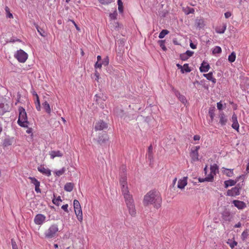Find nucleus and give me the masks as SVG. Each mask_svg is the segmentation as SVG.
<instances>
[{"label":"nucleus","mask_w":249,"mask_h":249,"mask_svg":"<svg viewBox=\"0 0 249 249\" xmlns=\"http://www.w3.org/2000/svg\"><path fill=\"white\" fill-rule=\"evenodd\" d=\"M68 204H65V205H63L62 207H61V208L66 212L67 213H68L69 212V211H68Z\"/></svg>","instance_id":"obj_61"},{"label":"nucleus","mask_w":249,"mask_h":249,"mask_svg":"<svg viewBox=\"0 0 249 249\" xmlns=\"http://www.w3.org/2000/svg\"><path fill=\"white\" fill-rule=\"evenodd\" d=\"M210 69L209 64L207 62L203 61L199 67V71L201 72H206L209 71Z\"/></svg>","instance_id":"obj_12"},{"label":"nucleus","mask_w":249,"mask_h":249,"mask_svg":"<svg viewBox=\"0 0 249 249\" xmlns=\"http://www.w3.org/2000/svg\"><path fill=\"white\" fill-rule=\"evenodd\" d=\"M210 170L211 173L215 175L217 173H219V167L216 164L214 163L211 165Z\"/></svg>","instance_id":"obj_27"},{"label":"nucleus","mask_w":249,"mask_h":249,"mask_svg":"<svg viewBox=\"0 0 249 249\" xmlns=\"http://www.w3.org/2000/svg\"><path fill=\"white\" fill-rule=\"evenodd\" d=\"M162 198L160 195L155 190H151L143 197V204L145 206L153 205L155 208L158 209L161 207Z\"/></svg>","instance_id":"obj_1"},{"label":"nucleus","mask_w":249,"mask_h":249,"mask_svg":"<svg viewBox=\"0 0 249 249\" xmlns=\"http://www.w3.org/2000/svg\"><path fill=\"white\" fill-rule=\"evenodd\" d=\"M217 107L219 110L222 109L223 105L221 102H219L217 103Z\"/></svg>","instance_id":"obj_62"},{"label":"nucleus","mask_w":249,"mask_h":249,"mask_svg":"<svg viewBox=\"0 0 249 249\" xmlns=\"http://www.w3.org/2000/svg\"><path fill=\"white\" fill-rule=\"evenodd\" d=\"M102 65H103L102 63H99V62L97 61L96 62V63L95 64L94 67L95 69H97V68L100 69V68H101Z\"/></svg>","instance_id":"obj_60"},{"label":"nucleus","mask_w":249,"mask_h":249,"mask_svg":"<svg viewBox=\"0 0 249 249\" xmlns=\"http://www.w3.org/2000/svg\"><path fill=\"white\" fill-rule=\"evenodd\" d=\"M219 123L222 126L225 125L227 122V119L224 112H222L220 113V114H219Z\"/></svg>","instance_id":"obj_24"},{"label":"nucleus","mask_w":249,"mask_h":249,"mask_svg":"<svg viewBox=\"0 0 249 249\" xmlns=\"http://www.w3.org/2000/svg\"><path fill=\"white\" fill-rule=\"evenodd\" d=\"M187 184V177H183L178 181V188L180 189H184Z\"/></svg>","instance_id":"obj_18"},{"label":"nucleus","mask_w":249,"mask_h":249,"mask_svg":"<svg viewBox=\"0 0 249 249\" xmlns=\"http://www.w3.org/2000/svg\"><path fill=\"white\" fill-rule=\"evenodd\" d=\"M158 42L159 43V45H160V47L161 48V49L164 51H166L167 48H166V47H165V40H159Z\"/></svg>","instance_id":"obj_42"},{"label":"nucleus","mask_w":249,"mask_h":249,"mask_svg":"<svg viewBox=\"0 0 249 249\" xmlns=\"http://www.w3.org/2000/svg\"><path fill=\"white\" fill-rule=\"evenodd\" d=\"M225 174L229 177H231L233 176V169L225 168Z\"/></svg>","instance_id":"obj_33"},{"label":"nucleus","mask_w":249,"mask_h":249,"mask_svg":"<svg viewBox=\"0 0 249 249\" xmlns=\"http://www.w3.org/2000/svg\"><path fill=\"white\" fill-rule=\"evenodd\" d=\"M95 101L98 104H99L100 103V102H101L103 100L102 99V98L100 97H99V96H98L97 95H95Z\"/></svg>","instance_id":"obj_58"},{"label":"nucleus","mask_w":249,"mask_h":249,"mask_svg":"<svg viewBox=\"0 0 249 249\" xmlns=\"http://www.w3.org/2000/svg\"><path fill=\"white\" fill-rule=\"evenodd\" d=\"M172 90L174 92L175 95L178 97V99L179 98V96H181L182 94H180L179 91L177 89H175L174 87H172Z\"/></svg>","instance_id":"obj_48"},{"label":"nucleus","mask_w":249,"mask_h":249,"mask_svg":"<svg viewBox=\"0 0 249 249\" xmlns=\"http://www.w3.org/2000/svg\"><path fill=\"white\" fill-rule=\"evenodd\" d=\"M49 154L52 159H53L55 157H61L63 156L62 153L59 150L51 151L50 152Z\"/></svg>","instance_id":"obj_23"},{"label":"nucleus","mask_w":249,"mask_h":249,"mask_svg":"<svg viewBox=\"0 0 249 249\" xmlns=\"http://www.w3.org/2000/svg\"><path fill=\"white\" fill-rule=\"evenodd\" d=\"M214 176L213 173H210L206 177V179L207 180L208 182H212L213 180Z\"/></svg>","instance_id":"obj_45"},{"label":"nucleus","mask_w":249,"mask_h":249,"mask_svg":"<svg viewBox=\"0 0 249 249\" xmlns=\"http://www.w3.org/2000/svg\"><path fill=\"white\" fill-rule=\"evenodd\" d=\"M94 75L96 77L95 80H96L97 81H98L100 74H99V73L97 71H95Z\"/></svg>","instance_id":"obj_63"},{"label":"nucleus","mask_w":249,"mask_h":249,"mask_svg":"<svg viewBox=\"0 0 249 249\" xmlns=\"http://www.w3.org/2000/svg\"><path fill=\"white\" fill-rule=\"evenodd\" d=\"M183 11L187 15L190 14H194L195 13V9L193 8L187 6L183 8Z\"/></svg>","instance_id":"obj_29"},{"label":"nucleus","mask_w":249,"mask_h":249,"mask_svg":"<svg viewBox=\"0 0 249 249\" xmlns=\"http://www.w3.org/2000/svg\"><path fill=\"white\" fill-rule=\"evenodd\" d=\"M195 26L197 28L202 29L204 27L205 24L204 19L202 18H197L195 20Z\"/></svg>","instance_id":"obj_19"},{"label":"nucleus","mask_w":249,"mask_h":249,"mask_svg":"<svg viewBox=\"0 0 249 249\" xmlns=\"http://www.w3.org/2000/svg\"><path fill=\"white\" fill-rule=\"evenodd\" d=\"M125 204L127 206L129 213L133 217L136 216V210L132 196L129 194L125 188Z\"/></svg>","instance_id":"obj_2"},{"label":"nucleus","mask_w":249,"mask_h":249,"mask_svg":"<svg viewBox=\"0 0 249 249\" xmlns=\"http://www.w3.org/2000/svg\"><path fill=\"white\" fill-rule=\"evenodd\" d=\"M42 106L46 112L48 114H50L51 112V109L49 103L47 101H45L42 104Z\"/></svg>","instance_id":"obj_31"},{"label":"nucleus","mask_w":249,"mask_h":249,"mask_svg":"<svg viewBox=\"0 0 249 249\" xmlns=\"http://www.w3.org/2000/svg\"><path fill=\"white\" fill-rule=\"evenodd\" d=\"M53 204L57 206H59L60 204V202L62 201L61 199V197L60 196H58L56 198H53Z\"/></svg>","instance_id":"obj_44"},{"label":"nucleus","mask_w":249,"mask_h":249,"mask_svg":"<svg viewBox=\"0 0 249 249\" xmlns=\"http://www.w3.org/2000/svg\"><path fill=\"white\" fill-rule=\"evenodd\" d=\"M222 223L230 222L232 219V215L231 213L227 210H225L221 213Z\"/></svg>","instance_id":"obj_6"},{"label":"nucleus","mask_w":249,"mask_h":249,"mask_svg":"<svg viewBox=\"0 0 249 249\" xmlns=\"http://www.w3.org/2000/svg\"><path fill=\"white\" fill-rule=\"evenodd\" d=\"M224 16L225 18H228L231 16V13L230 12H227L225 13Z\"/></svg>","instance_id":"obj_64"},{"label":"nucleus","mask_w":249,"mask_h":249,"mask_svg":"<svg viewBox=\"0 0 249 249\" xmlns=\"http://www.w3.org/2000/svg\"><path fill=\"white\" fill-rule=\"evenodd\" d=\"M228 243L231 249L234 248L237 245V242L235 241H233L231 243L228 242Z\"/></svg>","instance_id":"obj_55"},{"label":"nucleus","mask_w":249,"mask_h":249,"mask_svg":"<svg viewBox=\"0 0 249 249\" xmlns=\"http://www.w3.org/2000/svg\"><path fill=\"white\" fill-rule=\"evenodd\" d=\"M35 104L36 105V109L38 111H40L41 109V107L39 97H37V98H36V100L35 101Z\"/></svg>","instance_id":"obj_41"},{"label":"nucleus","mask_w":249,"mask_h":249,"mask_svg":"<svg viewBox=\"0 0 249 249\" xmlns=\"http://www.w3.org/2000/svg\"><path fill=\"white\" fill-rule=\"evenodd\" d=\"M28 178L31 180V183L35 186V191L36 193H40L41 190L39 188L40 182L34 177H29Z\"/></svg>","instance_id":"obj_9"},{"label":"nucleus","mask_w":249,"mask_h":249,"mask_svg":"<svg viewBox=\"0 0 249 249\" xmlns=\"http://www.w3.org/2000/svg\"><path fill=\"white\" fill-rule=\"evenodd\" d=\"M227 28V24L223 23L222 26H219L216 27L215 32L218 34H224Z\"/></svg>","instance_id":"obj_22"},{"label":"nucleus","mask_w":249,"mask_h":249,"mask_svg":"<svg viewBox=\"0 0 249 249\" xmlns=\"http://www.w3.org/2000/svg\"><path fill=\"white\" fill-rule=\"evenodd\" d=\"M172 90L174 92L175 95L178 97V99L179 98V96H181L182 94H180L179 91L177 89H175L174 87H172Z\"/></svg>","instance_id":"obj_47"},{"label":"nucleus","mask_w":249,"mask_h":249,"mask_svg":"<svg viewBox=\"0 0 249 249\" xmlns=\"http://www.w3.org/2000/svg\"><path fill=\"white\" fill-rule=\"evenodd\" d=\"M180 59L183 61H186L188 59V57L186 55L185 53H182L179 55Z\"/></svg>","instance_id":"obj_49"},{"label":"nucleus","mask_w":249,"mask_h":249,"mask_svg":"<svg viewBox=\"0 0 249 249\" xmlns=\"http://www.w3.org/2000/svg\"><path fill=\"white\" fill-rule=\"evenodd\" d=\"M37 170L39 172L48 177H50L51 175V171L49 168H45L44 166H40L38 167Z\"/></svg>","instance_id":"obj_17"},{"label":"nucleus","mask_w":249,"mask_h":249,"mask_svg":"<svg viewBox=\"0 0 249 249\" xmlns=\"http://www.w3.org/2000/svg\"><path fill=\"white\" fill-rule=\"evenodd\" d=\"M240 195V191L237 188L232 187L231 189H229L227 192V196H235Z\"/></svg>","instance_id":"obj_10"},{"label":"nucleus","mask_w":249,"mask_h":249,"mask_svg":"<svg viewBox=\"0 0 249 249\" xmlns=\"http://www.w3.org/2000/svg\"><path fill=\"white\" fill-rule=\"evenodd\" d=\"M231 127L233 129L236 130V131H238L239 128V124H238V122L236 123H232L231 125Z\"/></svg>","instance_id":"obj_51"},{"label":"nucleus","mask_w":249,"mask_h":249,"mask_svg":"<svg viewBox=\"0 0 249 249\" xmlns=\"http://www.w3.org/2000/svg\"><path fill=\"white\" fill-rule=\"evenodd\" d=\"M236 58V54L234 52L231 53L228 56V60L230 62H233Z\"/></svg>","instance_id":"obj_34"},{"label":"nucleus","mask_w":249,"mask_h":249,"mask_svg":"<svg viewBox=\"0 0 249 249\" xmlns=\"http://www.w3.org/2000/svg\"><path fill=\"white\" fill-rule=\"evenodd\" d=\"M73 206L74 210L81 208L79 202L76 199H74L73 201Z\"/></svg>","instance_id":"obj_43"},{"label":"nucleus","mask_w":249,"mask_h":249,"mask_svg":"<svg viewBox=\"0 0 249 249\" xmlns=\"http://www.w3.org/2000/svg\"><path fill=\"white\" fill-rule=\"evenodd\" d=\"M3 144L5 146L10 145L11 142L9 140H5L3 142Z\"/></svg>","instance_id":"obj_59"},{"label":"nucleus","mask_w":249,"mask_h":249,"mask_svg":"<svg viewBox=\"0 0 249 249\" xmlns=\"http://www.w3.org/2000/svg\"><path fill=\"white\" fill-rule=\"evenodd\" d=\"M169 32L166 29L162 30L160 33L159 35V37L160 39L163 38L164 36L167 35Z\"/></svg>","instance_id":"obj_36"},{"label":"nucleus","mask_w":249,"mask_h":249,"mask_svg":"<svg viewBox=\"0 0 249 249\" xmlns=\"http://www.w3.org/2000/svg\"><path fill=\"white\" fill-rule=\"evenodd\" d=\"M14 56L20 63H24L28 58V54L22 50H18Z\"/></svg>","instance_id":"obj_5"},{"label":"nucleus","mask_w":249,"mask_h":249,"mask_svg":"<svg viewBox=\"0 0 249 249\" xmlns=\"http://www.w3.org/2000/svg\"><path fill=\"white\" fill-rule=\"evenodd\" d=\"M152 151L153 147L152 145H150L148 148L147 156L149 159H151L152 158Z\"/></svg>","instance_id":"obj_38"},{"label":"nucleus","mask_w":249,"mask_h":249,"mask_svg":"<svg viewBox=\"0 0 249 249\" xmlns=\"http://www.w3.org/2000/svg\"><path fill=\"white\" fill-rule=\"evenodd\" d=\"M244 179H245V176L242 175H240L239 177H237L236 178V182L237 181H239L240 180L241 181V182H239L236 184V185L235 186V187L237 188L239 191H240L241 190L242 187L244 185Z\"/></svg>","instance_id":"obj_11"},{"label":"nucleus","mask_w":249,"mask_h":249,"mask_svg":"<svg viewBox=\"0 0 249 249\" xmlns=\"http://www.w3.org/2000/svg\"><path fill=\"white\" fill-rule=\"evenodd\" d=\"M5 10L6 12L7 18H13V16L12 14L10 13V9L9 8V7L8 6H5Z\"/></svg>","instance_id":"obj_37"},{"label":"nucleus","mask_w":249,"mask_h":249,"mask_svg":"<svg viewBox=\"0 0 249 249\" xmlns=\"http://www.w3.org/2000/svg\"><path fill=\"white\" fill-rule=\"evenodd\" d=\"M66 171V169L65 167H63L62 169L59 170H57L54 172V174L56 176L60 177Z\"/></svg>","instance_id":"obj_35"},{"label":"nucleus","mask_w":249,"mask_h":249,"mask_svg":"<svg viewBox=\"0 0 249 249\" xmlns=\"http://www.w3.org/2000/svg\"><path fill=\"white\" fill-rule=\"evenodd\" d=\"M109 64V58L106 56L102 61V64L104 66H107Z\"/></svg>","instance_id":"obj_53"},{"label":"nucleus","mask_w":249,"mask_h":249,"mask_svg":"<svg viewBox=\"0 0 249 249\" xmlns=\"http://www.w3.org/2000/svg\"><path fill=\"white\" fill-rule=\"evenodd\" d=\"M117 3L118 5V10L120 13H122L123 12V3L121 0H118Z\"/></svg>","instance_id":"obj_39"},{"label":"nucleus","mask_w":249,"mask_h":249,"mask_svg":"<svg viewBox=\"0 0 249 249\" xmlns=\"http://www.w3.org/2000/svg\"><path fill=\"white\" fill-rule=\"evenodd\" d=\"M102 4L107 5L112 2L113 0H98Z\"/></svg>","instance_id":"obj_50"},{"label":"nucleus","mask_w":249,"mask_h":249,"mask_svg":"<svg viewBox=\"0 0 249 249\" xmlns=\"http://www.w3.org/2000/svg\"><path fill=\"white\" fill-rule=\"evenodd\" d=\"M203 76L205 77L207 80L211 81L213 84L216 82V79L213 77V72L211 71L208 73L203 74Z\"/></svg>","instance_id":"obj_21"},{"label":"nucleus","mask_w":249,"mask_h":249,"mask_svg":"<svg viewBox=\"0 0 249 249\" xmlns=\"http://www.w3.org/2000/svg\"><path fill=\"white\" fill-rule=\"evenodd\" d=\"M36 29H37L38 32L39 33V34L42 36H43V37L45 36H46L45 32L42 29H41L40 28L38 27V26L36 27Z\"/></svg>","instance_id":"obj_52"},{"label":"nucleus","mask_w":249,"mask_h":249,"mask_svg":"<svg viewBox=\"0 0 249 249\" xmlns=\"http://www.w3.org/2000/svg\"><path fill=\"white\" fill-rule=\"evenodd\" d=\"M183 68L181 70V72L182 73L184 72H190L191 71V69L189 67V64L187 63L184 64L182 66Z\"/></svg>","instance_id":"obj_32"},{"label":"nucleus","mask_w":249,"mask_h":249,"mask_svg":"<svg viewBox=\"0 0 249 249\" xmlns=\"http://www.w3.org/2000/svg\"><path fill=\"white\" fill-rule=\"evenodd\" d=\"M236 183V179L235 180L230 179L224 181L225 188H227L229 186H232Z\"/></svg>","instance_id":"obj_26"},{"label":"nucleus","mask_w":249,"mask_h":249,"mask_svg":"<svg viewBox=\"0 0 249 249\" xmlns=\"http://www.w3.org/2000/svg\"><path fill=\"white\" fill-rule=\"evenodd\" d=\"M46 216L42 214H36L34 218V222L36 225H42L46 221Z\"/></svg>","instance_id":"obj_7"},{"label":"nucleus","mask_w":249,"mask_h":249,"mask_svg":"<svg viewBox=\"0 0 249 249\" xmlns=\"http://www.w3.org/2000/svg\"><path fill=\"white\" fill-rule=\"evenodd\" d=\"M0 108L3 113H5L10 111V107L6 101H4L0 104Z\"/></svg>","instance_id":"obj_20"},{"label":"nucleus","mask_w":249,"mask_h":249,"mask_svg":"<svg viewBox=\"0 0 249 249\" xmlns=\"http://www.w3.org/2000/svg\"><path fill=\"white\" fill-rule=\"evenodd\" d=\"M75 213L77 216V219L80 222L83 221V213L81 208L74 210Z\"/></svg>","instance_id":"obj_25"},{"label":"nucleus","mask_w":249,"mask_h":249,"mask_svg":"<svg viewBox=\"0 0 249 249\" xmlns=\"http://www.w3.org/2000/svg\"><path fill=\"white\" fill-rule=\"evenodd\" d=\"M19 114L18 120V124L23 127H28L29 124L28 121L27 113L25 109L22 107H18Z\"/></svg>","instance_id":"obj_3"},{"label":"nucleus","mask_w":249,"mask_h":249,"mask_svg":"<svg viewBox=\"0 0 249 249\" xmlns=\"http://www.w3.org/2000/svg\"><path fill=\"white\" fill-rule=\"evenodd\" d=\"M74 185L72 183H67L64 186V190L67 192H71L73 190Z\"/></svg>","instance_id":"obj_30"},{"label":"nucleus","mask_w":249,"mask_h":249,"mask_svg":"<svg viewBox=\"0 0 249 249\" xmlns=\"http://www.w3.org/2000/svg\"><path fill=\"white\" fill-rule=\"evenodd\" d=\"M185 53L186 54V55L188 57V58H189L193 55L194 53L193 51L187 50L186 51Z\"/></svg>","instance_id":"obj_56"},{"label":"nucleus","mask_w":249,"mask_h":249,"mask_svg":"<svg viewBox=\"0 0 249 249\" xmlns=\"http://www.w3.org/2000/svg\"><path fill=\"white\" fill-rule=\"evenodd\" d=\"M190 156L191 158L192 162H196L198 161V152L194 151L193 150V149H191V151L190 152Z\"/></svg>","instance_id":"obj_15"},{"label":"nucleus","mask_w":249,"mask_h":249,"mask_svg":"<svg viewBox=\"0 0 249 249\" xmlns=\"http://www.w3.org/2000/svg\"><path fill=\"white\" fill-rule=\"evenodd\" d=\"M178 100L183 104L185 105L187 102V100L186 99V98L185 96L183 95H181V96H179V98H178Z\"/></svg>","instance_id":"obj_46"},{"label":"nucleus","mask_w":249,"mask_h":249,"mask_svg":"<svg viewBox=\"0 0 249 249\" xmlns=\"http://www.w3.org/2000/svg\"><path fill=\"white\" fill-rule=\"evenodd\" d=\"M232 203L239 210H243L246 207V203L242 201L234 200L232 201Z\"/></svg>","instance_id":"obj_13"},{"label":"nucleus","mask_w":249,"mask_h":249,"mask_svg":"<svg viewBox=\"0 0 249 249\" xmlns=\"http://www.w3.org/2000/svg\"><path fill=\"white\" fill-rule=\"evenodd\" d=\"M231 121L232 123L238 122L237 116L235 113H234L232 115Z\"/></svg>","instance_id":"obj_54"},{"label":"nucleus","mask_w":249,"mask_h":249,"mask_svg":"<svg viewBox=\"0 0 249 249\" xmlns=\"http://www.w3.org/2000/svg\"><path fill=\"white\" fill-rule=\"evenodd\" d=\"M94 128L96 131H101L107 128V124L103 121L100 120L95 124Z\"/></svg>","instance_id":"obj_8"},{"label":"nucleus","mask_w":249,"mask_h":249,"mask_svg":"<svg viewBox=\"0 0 249 249\" xmlns=\"http://www.w3.org/2000/svg\"><path fill=\"white\" fill-rule=\"evenodd\" d=\"M249 231L248 229L245 230L242 233L241 235V238L242 241L247 244H249Z\"/></svg>","instance_id":"obj_14"},{"label":"nucleus","mask_w":249,"mask_h":249,"mask_svg":"<svg viewBox=\"0 0 249 249\" xmlns=\"http://www.w3.org/2000/svg\"><path fill=\"white\" fill-rule=\"evenodd\" d=\"M123 47V45L119 46V48H121V49L119 50V52H118L117 56H116V59L120 63H123L124 62V57H123V54L124 53V51L123 50L122 52V48Z\"/></svg>","instance_id":"obj_16"},{"label":"nucleus","mask_w":249,"mask_h":249,"mask_svg":"<svg viewBox=\"0 0 249 249\" xmlns=\"http://www.w3.org/2000/svg\"><path fill=\"white\" fill-rule=\"evenodd\" d=\"M59 231L58 225L56 224L51 225L44 233L45 237L48 239L54 238Z\"/></svg>","instance_id":"obj_4"},{"label":"nucleus","mask_w":249,"mask_h":249,"mask_svg":"<svg viewBox=\"0 0 249 249\" xmlns=\"http://www.w3.org/2000/svg\"><path fill=\"white\" fill-rule=\"evenodd\" d=\"M215 107H211L209 109V114L211 118L210 122H212L213 120L214 115H215Z\"/></svg>","instance_id":"obj_28"},{"label":"nucleus","mask_w":249,"mask_h":249,"mask_svg":"<svg viewBox=\"0 0 249 249\" xmlns=\"http://www.w3.org/2000/svg\"><path fill=\"white\" fill-rule=\"evenodd\" d=\"M222 52V49L219 46H215L213 50V54L220 53Z\"/></svg>","instance_id":"obj_40"},{"label":"nucleus","mask_w":249,"mask_h":249,"mask_svg":"<svg viewBox=\"0 0 249 249\" xmlns=\"http://www.w3.org/2000/svg\"><path fill=\"white\" fill-rule=\"evenodd\" d=\"M95 101L98 104H99L100 103V102H101L103 100L102 99V98L100 97H99V96H98L97 95H95Z\"/></svg>","instance_id":"obj_57"}]
</instances>
